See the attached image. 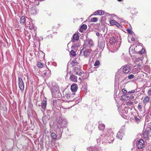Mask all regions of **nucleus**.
Returning a JSON list of instances; mask_svg holds the SVG:
<instances>
[{
    "label": "nucleus",
    "instance_id": "f257e3e1",
    "mask_svg": "<svg viewBox=\"0 0 151 151\" xmlns=\"http://www.w3.org/2000/svg\"><path fill=\"white\" fill-rule=\"evenodd\" d=\"M120 37L114 35L109 39V43L111 44L110 47H109V51L114 52L117 50L120 47L121 41Z\"/></svg>",
    "mask_w": 151,
    "mask_h": 151
},
{
    "label": "nucleus",
    "instance_id": "f03ea898",
    "mask_svg": "<svg viewBox=\"0 0 151 151\" xmlns=\"http://www.w3.org/2000/svg\"><path fill=\"white\" fill-rule=\"evenodd\" d=\"M131 70L130 66L128 65H126L123 68V73H121L120 71H118L116 72L115 76V79H118L119 78H124L123 80L127 78L125 76V74L129 73Z\"/></svg>",
    "mask_w": 151,
    "mask_h": 151
},
{
    "label": "nucleus",
    "instance_id": "7ed1b4c3",
    "mask_svg": "<svg viewBox=\"0 0 151 151\" xmlns=\"http://www.w3.org/2000/svg\"><path fill=\"white\" fill-rule=\"evenodd\" d=\"M79 39V36L78 34H74L71 38V41L74 43L71 47L72 49H75L76 48H78L80 46V43L78 42Z\"/></svg>",
    "mask_w": 151,
    "mask_h": 151
},
{
    "label": "nucleus",
    "instance_id": "20e7f679",
    "mask_svg": "<svg viewBox=\"0 0 151 151\" xmlns=\"http://www.w3.org/2000/svg\"><path fill=\"white\" fill-rule=\"evenodd\" d=\"M52 85L50 87L52 94L53 96L56 97H57V94L58 93L59 91V86L55 82L52 83Z\"/></svg>",
    "mask_w": 151,
    "mask_h": 151
},
{
    "label": "nucleus",
    "instance_id": "39448f33",
    "mask_svg": "<svg viewBox=\"0 0 151 151\" xmlns=\"http://www.w3.org/2000/svg\"><path fill=\"white\" fill-rule=\"evenodd\" d=\"M86 48L83 47L80 52V55L84 56L85 58H87L89 57L91 52V49H86Z\"/></svg>",
    "mask_w": 151,
    "mask_h": 151
},
{
    "label": "nucleus",
    "instance_id": "423d86ee",
    "mask_svg": "<svg viewBox=\"0 0 151 151\" xmlns=\"http://www.w3.org/2000/svg\"><path fill=\"white\" fill-rule=\"evenodd\" d=\"M114 140V138L113 136L110 135L108 136L107 135L104 136V137L102 139V141L106 143H111L113 142Z\"/></svg>",
    "mask_w": 151,
    "mask_h": 151
},
{
    "label": "nucleus",
    "instance_id": "0eeeda50",
    "mask_svg": "<svg viewBox=\"0 0 151 151\" xmlns=\"http://www.w3.org/2000/svg\"><path fill=\"white\" fill-rule=\"evenodd\" d=\"M58 123L60 125L62 128L65 127L67 124V121L65 119L60 118L58 121Z\"/></svg>",
    "mask_w": 151,
    "mask_h": 151
},
{
    "label": "nucleus",
    "instance_id": "6e6552de",
    "mask_svg": "<svg viewBox=\"0 0 151 151\" xmlns=\"http://www.w3.org/2000/svg\"><path fill=\"white\" fill-rule=\"evenodd\" d=\"M143 136L145 138H148L149 137L151 136V129L148 127L146 128L144 132Z\"/></svg>",
    "mask_w": 151,
    "mask_h": 151
},
{
    "label": "nucleus",
    "instance_id": "1a4fd4ad",
    "mask_svg": "<svg viewBox=\"0 0 151 151\" xmlns=\"http://www.w3.org/2000/svg\"><path fill=\"white\" fill-rule=\"evenodd\" d=\"M18 82L19 88L21 91H23L24 89V84L23 80L21 78L18 77Z\"/></svg>",
    "mask_w": 151,
    "mask_h": 151
},
{
    "label": "nucleus",
    "instance_id": "9d476101",
    "mask_svg": "<svg viewBox=\"0 0 151 151\" xmlns=\"http://www.w3.org/2000/svg\"><path fill=\"white\" fill-rule=\"evenodd\" d=\"M93 45V41L88 38L83 45L84 48L90 47Z\"/></svg>",
    "mask_w": 151,
    "mask_h": 151
},
{
    "label": "nucleus",
    "instance_id": "9b49d317",
    "mask_svg": "<svg viewBox=\"0 0 151 151\" xmlns=\"http://www.w3.org/2000/svg\"><path fill=\"white\" fill-rule=\"evenodd\" d=\"M136 145L138 149H142L144 147V142L142 139H139L136 143Z\"/></svg>",
    "mask_w": 151,
    "mask_h": 151
},
{
    "label": "nucleus",
    "instance_id": "f8f14e48",
    "mask_svg": "<svg viewBox=\"0 0 151 151\" xmlns=\"http://www.w3.org/2000/svg\"><path fill=\"white\" fill-rule=\"evenodd\" d=\"M73 72L74 73L79 76L82 74V72L81 71L80 67H75L73 68Z\"/></svg>",
    "mask_w": 151,
    "mask_h": 151
},
{
    "label": "nucleus",
    "instance_id": "ddd939ff",
    "mask_svg": "<svg viewBox=\"0 0 151 151\" xmlns=\"http://www.w3.org/2000/svg\"><path fill=\"white\" fill-rule=\"evenodd\" d=\"M124 135V131L123 129L120 130L116 134V137L119 139L121 140Z\"/></svg>",
    "mask_w": 151,
    "mask_h": 151
},
{
    "label": "nucleus",
    "instance_id": "4468645a",
    "mask_svg": "<svg viewBox=\"0 0 151 151\" xmlns=\"http://www.w3.org/2000/svg\"><path fill=\"white\" fill-rule=\"evenodd\" d=\"M69 79L73 82H76L77 81V77L73 74L70 75Z\"/></svg>",
    "mask_w": 151,
    "mask_h": 151
},
{
    "label": "nucleus",
    "instance_id": "2eb2a0df",
    "mask_svg": "<svg viewBox=\"0 0 151 151\" xmlns=\"http://www.w3.org/2000/svg\"><path fill=\"white\" fill-rule=\"evenodd\" d=\"M78 86L77 84L76 83H73L71 86V90L73 92H75L77 91Z\"/></svg>",
    "mask_w": 151,
    "mask_h": 151
},
{
    "label": "nucleus",
    "instance_id": "dca6fc26",
    "mask_svg": "<svg viewBox=\"0 0 151 151\" xmlns=\"http://www.w3.org/2000/svg\"><path fill=\"white\" fill-rule=\"evenodd\" d=\"M47 105V101L46 100H43L41 103V106L42 109L41 110L43 111V110H45L46 108Z\"/></svg>",
    "mask_w": 151,
    "mask_h": 151
},
{
    "label": "nucleus",
    "instance_id": "f3484780",
    "mask_svg": "<svg viewBox=\"0 0 151 151\" xmlns=\"http://www.w3.org/2000/svg\"><path fill=\"white\" fill-rule=\"evenodd\" d=\"M87 127H85V129L87 130L88 131L91 132V133H92V131L93 130V129H94V127L92 125L90 124H88L86 125Z\"/></svg>",
    "mask_w": 151,
    "mask_h": 151
},
{
    "label": "nucleus",
    "instance_id": "a211bd4d",
    "mask_svg": "<svg viewBox=\"0 0 151 151\" xmlns=\"http://www.w3.org/2000/svg\"><path fill=\"white\" fill-rule=\"evenodd\" d=\"M122 99L124 100L127 101L130 99V97L127 94H124L121 96Z\"/></svg>",
    "mask_w": 151,
    "mask_h": 151
},
{
    "label": "nucleus",
    "instance_id": "6ab92c4d",
    "mask_svg": "<svg viewBox=\"0 0 151 151\" xmlns=\"http://www.w3.org/2000/svg\"><path fill=\"white\" fill-rule=\"evenodd\" d=\"M104 14V11L101 10H99L96 11L94 12V15L99 14L100 15H103Z\"/></svg>",
    "mask_w": 151,
    "mask_h": 151
},
{
    "label": "nucleus",
    "instance_id": "aec40b11",
    "mask_svg": "<svg viewBox=\"0 0 151 151\" xmlns=\"http://www.w3.org/2000/svg\"><path fill=\"white\" fill-rule=\"evenodd\" d=\"M92 148V151H102L103 150L101 149V147L99 146L95 147H91Z\"/></svg>",
    "mask_w": 151,
    "mask_h": 151
},
{
    "label": "nucleus",
    "instance_id": "412c9836",
    "mask_svg": "<svg viewBox=\"0 0 151 151\" xmlns=\"http://www.w3.org/2000/svg\"><path fill=\"white\" fill-rule=\"evenodd\" d=\"M150 100L149 97L148 96H146L143 100V103L146 105L149 102Z\"/></svg>",
    "mask_w": 151,
    "mask_h": 151
},
{
    "label": "nucleus",
    "instance_id": "4be33fe9",
    "mask_svg": "<svg viewBox=\"0 0 151 151\" xmlns=\"http://www.w3.org/2000/svg\"><path fill=\"white\" fill-rule=\"evenodd\" d=\"M50 71L49 70H44L42 73L43 75L47 76H48L50 75Z\"/></svg>",
    "mask_w": 151,
    "mask_h": 151
},
{
    "label": "nucleus",
    "instance_id": "5701e85b",
    "mask_svg": "<svg viewBox=\"0 0 151 151\" xmlns=\"http://www.w3.org/2000/svg\"><path fill=\"white\" fill-rule=\"evenodd\" d=\"M65 96L66 97L69 101H71L73 99V98L72 97V95H71L70 94V93H68L66 94Z\"/></svg>",
    "mask_w": 151,
    "mask_h": 151
},
{
    "label": "nucleus",
    "instance_id": "b1692460",
    "mask_svg": "<svg viewBox=\"0 0 151 151\" xmlns=\"http://www.w3.org/2000/svg\"><path fill=\"white\" fill-rule=\"evenodd\" d=\"M98 128L100 130H103L105 128V125L103 124H100L99 125Z\"/></svg>",
    "mask_w": 151,
    "mask_h": 151
},
{
    "label": "nucleus",
    "instance_id": "393cba45",
    "mask_svg": "<svg viewBox=\"0 0 151 151\" xmlns=\"http://www.w3.org/2000/svg\"><path fill=\"white\" fill-rule=\"evenodd\" d=\"M25 20V17L24 16H22L21 17V18H20V23L21 24H23L24 23Z\"/></svg>",
    "mask_w": 151,
    "mask_h": 151
},
{
    "label": "nucleus",
    "instance_id": "a878e982",
    "mask_svg": "<svg viewBox=\"0 0 151 151\" xmlns=\"http://www.w3.org/2000/svg\"><path fill=\"white\" fill-rule=\"evenodd\" d=\"M51 136L52 138L53 139H55L56 138V135L54 132L52 133L51 134Z\"/></svg>",
    "mask_w": 151,
    "mask_h": 151
},
{
    "label": "nucleus",
    "instance_id": "bb28decb",
    "mask_svg": "<svg viewBox=\"0 0 151 151\" xmlns=\"http://www.w3.org/2000/svg\"><path fill=\"white\" fill-rule=\"evenodd\" d=\"M71 55L73 56H75L76 55V54L75 51L73 50H71L70 52Z\"/></svg>",
    "mask_w": 151,
    "mask_h": 151
},
{
    "label": "nucleus",
    "instance_id": "cd10ccee",
    "mask_svg": "<svg viewBox=\"0 0 151 151\" xmlns=\"http://www.w3.org/2000/svg\"><path fill=\"white\" fill-rule=\"evenodd\" d=\"M30 25L29 26V29H34L35 30L36 29V27H35L34 25L33 24H32V25H31L30 24H29Z\"/></svg>",
    "mask_w": 151,
    "mask_h": 151
},
{
    "label": "nucleus",
    "instance_id": "c85d7f7f",
    "mask_svg": "<svg viewBox=\"0 0 151 151\" xmlns=\"http://www.w3.org/2000/svg\"><path fill=\"white\" fill-rule=\"evenodd\" d=\"M37 66L39 68H42L43 66V65L41 63L38 62L37 63Z\"/></svg>",
    "mask_w": 151,
    "mask_h": 151
},
{
    "label": "nucleus",
    "instance_id": "c756f323",
    "mask_svg": "<svg viewBox=\"0 0 151 151\" xmlns=\"http://www.w3.org/2000/svg\"><path fill=\"white\" fill-rule=\"evenodd\" d=\"M31 14H37V11L35 9H32L30 11Z\"/></svg>",
    "mask_w": 151,
    "mask_h": 151
},
{
    "label": "nucleus",
    "instance_id": "7c9ffc66",
    "mask_svg": "<svg viewBox=\"0 0 151 151\" xmlns=\"http://www.w3.org/2000/svg\"><path fill=\"white\" fill-rule=\"evenodd\" d=\"M110 23L112 25H115L116 23V22L114 20H112L110 21Z\"/></svg>",
    "mask_w": 151,
    "mask_h": 151
},
{
    "label": "nucleus",
    "instance_id": "2f4dec72",
    "mask_svg": "<svg viewBox=\"0 0 151 151\" xmlns=\"http://www.w3.org/2000/svg\"><path fill=\"white\" fill-rule=\"evenodd\" d=\"M91 21L92 22H96L97 21L98 18L96 17H94L91 18Z\"/></svg>",
    "mask_w": 151,
    "mask_h": 151
},
{
    "label": "nucleus",
    "instance_id": "473e14b6",
    "mask_svg": "<svg viewBox=\"0 0 151 151\" xmlns=\"http://www.w3.org/2000/svg\"><path fill=\"white\" fill-rule=\"evenodd\" d=\"M71 65L72 66H76L77 65V63L75 62L74 61H73L71 63Z\"/></svg>",
    "mask_w": 151,
    "mask_h": 151
},
{
    "label": "nucleus",
    "instance_id": "72a5a7b5",
    "mask_svg": "<svg viewBox=\"0 0 151 151\" xmlns=\"http://www.w3.org/2000/svg\"><path fill=\"white\" fill-rule=\"evenodd\" d=\"M100 64V62L99 60H96L95 63L94 64V66L96 67L99 65Z\"/></svg>",
    "mask_w": 151,
    "mask_h": 151
},
{
    "label": "nucleus",
    "instance_id": "f704fd0d",
    "mask_svg": "<svg viewBox=\"0 0 151 151\" xmlns=\"http://www.w3.org/2000/svg\"><path fill=\"white\" fill-rule=\"evenodd\" d=\"M47 117L46 116H44L42 117V120L44 123L46 122V119H47Z\"/></svg>",
    "mask_w": 151,
    "mask_h": 151
},
{
    "label": "nucleus",
    "instance_id": "c9c22d12",
    "mask_svg": "<svg viewBox=\"0 0 151 151\" xmlns=\"http://www.w3.org/2000/svg\"><path fill=\"white\" fill-rule=\"evenodd\" d=\"M87 26L85 24H83L81 27V29H87Z\"/></svg>",
    "mask_w": 151,
    "mask_h": 151
},
{
    "label": "nucleus",
    "instance_id": "e433bc0d",
    "mask_svg": "<svg viewBox=\"0 0 151 151\" xmlns=\"http://www.w3.org/2000/svg\"><path fill=\"white\" fill-rule=\"evenodd\" d=\"M134 77V76L133 74H131L128 76V78L129 79H131Z\"/></svg>",
    "mask_w": 151,
    "mask_h": 151
},
{
    "label": "nucleus",
    "instance_id": "4c0bfd02",
    "mask_svg": "<svg viewBox=\"0 0 151 151\" xmlns=\"http://www.w3.org/2000/svg\"><path fill=\"white\" fill-rule=\"evenodd\" d=\"M145 51V50L144 49H142L141 51L139 52V53L140 54H142L144 53Z\"/></svg>",
    "mask_w": 151,
    "mask_h": 151
},
{
    "label": "nucleus",
    "instance_id": "58836bf2",
    "mask_svg": "<svg viewBox=\"0 0 151 151\" xmlns=\"http://www.w3.org/2000/svg\"><path fill=\"white\" fill-rule=\"evenodd\" d=\"M148 114L150 116H151V107H150L148 110Z\"/></svg>",
    "mask_w": 151,
    "mask_h": 151
},
{
    "label": "nucleus",
    "instance_id": "ea45409f",
    "mask_svg": "<svg viewBox=\"0 0 151 151\" xmlns=\"http://www.w3.org/2000/svg\"><path fill=\"white\" fill-rule=\"evenodd\" d=\"M134 120L138 123L139 121V119L136 117H134Z\"/></svg>",
    "mask_w": 151,
    "mask_h": 151
},
{
    "label": "nucleus",
    "instance_id": "a19ab883",
    "mask_svg": "<svg viewBox=\"0 0 151 151\" xmlns=\"http://www.w3.org/2000/svg\"><path fill=\"white\" fill-rule=\"evenodd\" d=\"M128 32L130 34L132 35V30L131 29H127Z\"/></svg>",
    "mask_w": 151,
    "mask_h": 151
},
{
    "label": "nucleus",
    "instance_id": "79ce46f5",
    "mask_svg": "<svg viewBox=\"0 0 151 151\" xmlns=\"http://www.w3.org/2000/svg\"><path fill=\"white\" fill-rule=\"evenodd\" d=\"M138 108L139 110H141L142 109V106L140 104H139L138 105Z\"/></svg>",
    "mask_w": 151,
    "mask_h": 151
},
{
    "label": "nucleus",
    "instance_id": "37998d69",
    "mask_svg": "<svg viewBox=\"0 0 151 151\" xmlns=\"http://www.w3.org/2000/svg\"><path fill=\"white\" fill-rule=\"evenodd\" d=\"M97 143L98 145H99L100 144L101 139H96Z\"/></svg>",
    "mask_w": 151,
    "mask_h": 151
},
{
    "label": "nucleus",
    "instance_id": "c03bdc74",
    "mask_svg": "<svg viewBox=\"0 0 151 151\" xmlns=\"http://www.w3.org/2000/svg\"><path fill=\"white\" fill-rule=\"evenodd\" d=\"M135 91L134 90H132L131 91H129L128 92V93H133Z\"/></svg>",
    "mask_w": 151,
    "mask_h": 151
},
{
    "label": "nucleus",
    "instance_id": "a18cd8bd",
    "mask_svg": "<svg viewBox=\"0 0 151 151\" xmlns=\"http://www.w3.org/2000/svg\"><path fill=\"white\" fill-rule=\"evenodd\" d=\"M147 93L149 95L151 96V89L148 91Z\"/></svg>",
    "mask_w": 151,
    "mask_h": 151
},
{
    "label": "nucleus",
    "instance_id": "49530a36",
    "mask_svg": "<svg viewBox=\"0 0 151 151\" xmlns=\"http://www.w3.org/2000/svg\"><path fill=\"white\" fill-rule=\"evenodd\" d=\"M92 148L91 147H88L87 148L88 151H92Z\"/></svg>",
    "mask_w": 151,
    "mask_h": 151
},
{
    "label": "nucleus",
    "instance_id": "de8ad7c7",
    "mask_svg": "<svg viewBox=\"0 0 151 151\" xmlns=\"http://www.w3.org/2000/svg\"><path fill=\"white\" fill-rule=\"evenodd\" d=\"M122 92H123V93H127V91H126V90L125 89H124V88H123V89H122Z\"/></svg>",
    "mask_w": 151,
    "mask_h": 151
},
{
    "label": "nucleus",
    "instance_id": "09e8293b",
    "mask_svg": "<svg viewBox=\"0 0 151 151\" xmlns=\"http://www.w3.org/2000/svg\"><path fill=\"white\" fill-rule=\"evenodd\" d=\"M115 25H116L117 27H119L120 26V25L117 22H116V24H115Z\"/></svg>",
    "mask_w": 151,
    "mask_h": 151
},
{
    "label": "nucleus",
    "instance_id": "8fccbe9b",
    "mask_svg": "<svg viewBox=\"0 0 151 151\" xmlns=\"http://www.w3.org/2000/svg\"><path fill=\"white\" fill-rule=\"evenodd\" d=\"M99 34H99V32H97L96 33V35L97 36H99Z\"/></svg>",
    "mask_w": 151,
    "mask_h": 151
},
{
    "label": "nucleus",
    "instance_id": "3c124183",
    "mask_svg": "<svg viewBox=\"0 0 151 151\" xmlns=\"http://www.w3.org/2000/svg\"><path fill=\"white\" fill-rule=\"evenodd\" d=\"M131 40L132 41H134L135 40V39L134 37H132L131 38Z\"/></svg>",
    "mask_w": 151,
    "mask_h": 151
},
{
    "label": "nucleus",
    "instance_id": "603ef678",
    "mask_svg": "<svg viewBox=\"0 0 151 151\" xmlns=\"http://www.w3.org/2000/svg\"><path fill=\"white\" fill-rule=\"evenodd\" d=\"M81 78L79 77V80L80 81H81Z\"/></svg>",
    "mask_w": 151,
    "mask_h": 151
},
{
    "label": "nucleus",
    "instance_id": "864d4df0",
    "mask_svg": "<svg viewBox=\"0 0 151 151\" xmlns=\"http://www.w3.org/2000/svg\"><path fill=\"white\" fill-rule=\"evenodd\" d=\"M118 1H121L122 0H117Z\"/></svg>",
    "mask_w": 151,
    "mask_h": 151
},
{
    "label": "nucleus",
    "instance_id": "5fc2aeb1",
    "mask_svg": "<svg viewBox=\"0 0 151 151\" xmlns=\"http://www.w3.org/2000/svg\"><path fill=\"white\" fill-rule=\"evenodd\" d=\"M102 137H103V135H101V138L100 139H101V138Z\"/></svg>",
    "mask_w": 151,
    "mask_h": 151
},
{
    "label": "nucleus",
    "instance_id": "6e6d98bb",
    "mask_svg": "<svg viewBox=\"0 0 151 151\" xmlns=\"http://www.w3.org/2000/svg\"><path fill=\"white\" fill-rule=\"evenodd\" d=\"M131 47H130V48H129V50H131Z\"/></svg>",
    "mask_w": 151,
    "mask_h": 151
},
{
    "label": "nucleus",
    "instance_id": "4d7b16f0",
    "mask_svg": "<svg viewBox=\"0 0 151 151\" xmlns=\"http://www.w3.org/2000/svg\"><path fill=\"white\" fill-rule=\"evenodd\" d=\"M140 66V65H138V66Z\"/></svg>",
    "mask_w": 151,
    "mask_h": 151
},
{
    "label": "nucleus",
    "instance_id": "13d9d810",
    "mask_svg": "<svg viewBox=\"0 0 151 151\" xmlns=\"http://www.w3.org/2000/svg\"><path fill=\"white\" fill-rule=\"evenodd\" d=\"M140 66V65H138V66Z\"/></svg>",
    "mask_w": 151,
    "mask_h": 151
}]
</instances>
